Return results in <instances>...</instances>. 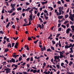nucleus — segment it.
<instances>
[{
    "mask_svg": "<svg viewBox=\"0 0 74 74\" xmlns=\"http://www.w3.org/2000/svg\"><path fill=\"white\" fill-rule=\"evenodd\" d=\"M29 9H31V8H28L27 9H26L27 11H29Z\"/></svg>",
    "mask_w": 74,
    "mask_h": 74,
    "instance_id": "obj_30",
    "label": "nucleus"
},
{
    "mask_svg": "<svg viewBox=\"0 0 74 74\" xmlns=\"http://www.w3.org/2000/svg\"><path fill=\"white\" fill-rule=\"evenodd\" d=\"M65 49H67L69 48V45L67 44V45L65 46Z\"/></svg>",
    "mask_w": 74,
    "mask_h": 74,
    "instance_id": "obj_12",
    "label": "nucleus"
},
{
    "mask_svg": "<svg viewBox=\"0 0 74 74\" xmlns=\"http://www.w3.org/2000/svg\"><path fill=\"white\" fill-rule=\"evenodd\" d=\"M17 10L18 11H21V10H22V8H17Z\"/></svg>",
    "mask_w": 74,
    "mask_h": 74,
    "instance_id": "obj_18",
    "label": "nucleus"
},
{
    "mask_svg": "<svg viewBox=\"0 0 74 74\" xmlns=\"http://www.w3.org/2000/svg\"><path fill=\"white\" fill-rule=\"evenodd\" d=\"M37 16H40V13H38L37 14Z\"/></svg>",
    "mask_w": 74,
    "mask_h": 74,
    "instance_id": "obj_63",
    "label": "nucleus"
},
{
    "mask_svg": "<svg viewBox=\"0 0 74 74\" xmlns=\"http://www.w3.org/2000/svg\"><path fill=\"white\" fill-rule=\"evenodd\" d=\"M38 41V40H37L35 41H34V44H36L37 42Z\"/></svg>",
    "mask_w": 74,
    "mask_h": 74,
    "instance_id": "obj_38",
    "label": "nucleus"
},
{
    "mask_svg": "<svg viewBox=\"0 0 74 74\" xmlns=\"http://www.w3.org/2000/svg\"><path fill=\"white\" fill-rule=\"evenodd\" d=\"M38 26L40 28V29H42L41 25L40 24H38Z\"/></svg>",
    "mask_w": 74,
    "mask_h": 74,
    "instance_id": "obj_36",
    "label": "nucleus"
},
{
    "mask_svg": "<svg viewBox=\"0 0 74 74\" xmlns=\"http://www.w3.org/2000/svg\"><path fill=\"white\" fill-rule=\"evenodd\" d=\"M51 48L52 49V50H54V47L52 46L51 47Z\"/></svg>",
    "mask_w": 74,
    "mask_h": 74,
    "instance_id": "obj_47",
    "label": "nucleus"
},
{
    "mask_svg": "<svg viewBox=\"0 0 74 74\" xmlns=\"http://www.w3.org/2000/svg\"><path fill=\"white\" fill-rule=\"evenodd\" d=\"M69 17V15L68 14H66L65 16V18H67Z\"/></svg>",
    "mask_w": 74,
    "mask_h": 74,
    "instance_id": "obj_27",
    "label": "nucleus"
},
{
    "mask_svg": "<svg viewBox=\"0 0 74 74\" xmlns=\"http://www.w3.org/2000/svg\"><path fill=\"white\" fill-rule=\"evenodd\" d=\"M56 66L58 69H60V67H59L60 66H59V65L57 64L56 65Z\"/></svg>",
    "mask_w": 74,
    "mask_h": 74,
    "instance_id": "obj_21",
    "label": "nucleus"
},
{
    "mask_svg": "<svg viewBox=\"0 0 74 74\" xmlns=\"http://www.w3.org/2000/svg\"><path fill=\"white\" fill-rule=\"evenodd\" d=\"M22 59L21 58V57H19L18 59V60L19 61H21Z\"/></svg>",
    "mask_w": 74,
    "mask_h": 74,
    "instance_id": "obj_35",
    "label": "nucleus"
},
{
    "mask_svg": "<svg viewBox=\"0 0 74 74\" xmlns=\"http://www.w3.org/2000/svg\"><path fill=\"white\" fill-rule=\"evenodd\" d=\"M52 43L53 44V45L55 44V41L54 40H52Z\"/></svg>",
    "mask_w": 74,
    "mask_h": 74,
    "instance_id": "obj_32",
    "label": "nucleus"
},
{
    "mask_svg": "<svg viewBox=\"0 0 74 74\" xmlns=\"http://www.w3.org/2000/svg\"><path fill=\"white\" fill-rule=\"evenodd\" d=\"M10 63H15V60L14 59V58H12L11 60L10 61Z\"/></svg>",
    "mask_w": 74,
    "mask_h": 74,
    "instance_id": "obj_3",
    "label": "nucleus"
},
{
    "mask_svg": "<svg viewBox=\"0 0 74 74\" xmlns=\"http://www.w3.org/2000/svg\"><path fill=\"white\" fill-rule=\"evenodd\" d=\"M41 51H43L45 50H46V49L45 48V46L43 48H41Z\"/></svg>",
    "mask_w": 74,
    "mask_h": 74,
    "instance_id": "obj_8",
    "label": "nucleus"
},
{
    "mask_svg": "<svg viewBox=\"0 0 74 74\" xmlns=\"http://www.w3.org/2000/svg\"><path fill=\"white\" fill-rule=\"evenodd\" d=\"M52 37V34H50V35L49 36V38H48V39H49L51 37Z\"/></svg>",
    "mask_w": 74,
    "mask_h": 74,
    "instance_id": "obj_54",
    "label": "nucleus"
},
{
    "mask_svg": "<svg viewBox=\"0 0 74 74\" xmlns=\"http://www.w3.org/2000/svg\"><path fill=\"white\" fill-rule=\"evenodd\" d=\"M70 58H73V57H74V56L71 54L70 55Z\"/></svg>",
    "mask_w": 74,
    "mask_h": 74,
    "instance_id": "obj_51",
    "label": "nucleus"
},
{
    "mask_svg": "<svg viewBox=\"0 0 74 74\" xmlns=\"http://www.w3.org/2000/svg\"><path fill=\"white\" fill-rule=\"evenodd\" d=\"M6 5L7 6H8L9 5H8V3L7 2H6Z\"/></svg>",
    "mask_w": 74,
    "mask_h": 74,
    "instance_id": "obj_58",
    "label": "nucleus"
},
{
    "mask_svg": "<svg viewBox=\"0 0 74 74\" xmlns=\"http://www.w3.org/2000/svg\"><path fill=\"white\" fill-rule=\"evenodd\" d=\"M59 52L60 53V58H63V57H64V56H63V53L61 51H60Z\"/></svg>",
    "mask_w": 74,
    "mask_h": 74,
    "instance_id": "obj_1",
    "label": "nucleus"
},
{
    "mask_svg": "<svg viewBox=\"0 0 74 74\" xmlns=\"http://www.w3.org/2000/svg\"><path fill=\"white\" fill-rule=\"evenodd\" d=\"M12 27L13 29H15V25H13L12 26Z\"/></svg>",
    "mask_w": 74,
    "mask_h": 74,
    "instance_id": "obj_55",
    "label": "nucleus"
},
{
    "mask_svg": "<svg viewBox=\"0 0 74 74\" xmlns=\"http://www.w3.org/2000/svg\"><path fill=\"white\" fill-rule=\"evenodd\" d=\"M60 34H58L57 35V36H56V37H59V36H60Z\"/></svg>",
    "mask_w": 74,
    "mask_h": 74,
    "instance_id": "obj_46",
    "label": "nucleus"
},
{
    "mask_svg": "<svg viewBox=\"0 0 74 74\" xmlns=\"http://www.w3.org/2000/svg\"><path fill=\"white\" fill-rule=\"evenodd\" d=\"M28 40H29V41H30V40H32V38H31L30 37H28Z\"/></svg>",
    "mask_w": 74,
    "mask_h": 74,
    "instance_id": "obj_42",
    "label": "nucleus"
},
{
    "mask_svg": "<svg viewBox=\"0 0 74 74\" xmlns=\"http://www.w3.org/2000/svg\"><path fill=\"white\" fill-rule=\"evenodd\" d=\"M69 18L71 19V21H74V18H70V17H69Z\"/></svg>",
    "mask_w": 74,
    "mask_h": 74,
    "instance_id": "obj_31",
    "label": "nucleus"
},
{
    "mask_svg": "<svg viewBox=\"0 0 74 74\" xmlns=\"http://www.w3.org/2000/svg\"><path fill=\"white\" fill-rule=\"evenodd\" d=\"M7 46L8 48H9V47H10V48H11V45L10 43H9L7 45Z\"/></svg>",
    "mask_w": 74,
    "mask_h": 74,
    "instance_id": "obj_10",
    "label": "nucleus"
},
{
    "mask_svg": "<svg viewBox=\"0 0 74 74\" xmlns=\"http://www.w3.org/2000/svg\"><path fill=\"white\" fill-rule=\"evenodd\" d=\"M15 44V43H12V47H13L14 46V45Z\"/></svg>",
    "mask_w": 74,
    "mask_h": 74,
    "instance_id": "obj_57",
    "label": "nucleus"
},
{
    "mask_svg": "<svg viewBox=\"0 0 74 74\" xmlns=\"http://www.w3.org/2000/svg\"><path fill=\"white\" fill-rule=\"evenodd\" d=\"M69 47V48H70V47H72V44L70 43Z\"/></svg>",
    "mask_w": 74,
    "mask_h": 74,
    "instance_id": "obj_34",
    "label": "nucleus"
},
{
    "mask_svg": "<svg viewBox=\"0 0 74 74\" xmlns=\"http://www.w3.org/2000/svg\"><path fill=\"white\" fill-rule=\"evenodd\" d=\"M23 12H24V11H27L26 10V9H23L22 10Z\"/></svg>",
    "mask_w": 74,
    "mask_h": 74,
    "instance_id": "obj_41",
    "label": "nucleus"
},
{
    "mask_svg": "<svg viewBox=\"0 0 74 74\" xmlns=\"http://www.w3.org/2000/svg\"><path fill=\"white\" fill-rule=\"evenodd\" d=\"M48 2V1H46V2H42L41 3L42 5H44V4H47V3Z\"/></svg>",
    "mask_w": 74,
    "mask_h": 74,
    "instance_id": "obj_11",
    "label": "nucleus"
},
{
    "mask_svg": "<svg viewBox=\"0 0 74 74\" xmlns=\"http://www.w3.org/2000/svg\"><path fill=\"white\" fill-rule=\"evenodd\" d=\"M7 41H8V42H10V41L9 40V38H7L6 39Z\"/></svg>",
    "mask_w": 74,
    "mask_h": 74,
    "instance_id": "obj_62",
    "label": "nucleus"
},
{
    "mask_svg": "<svg viewBox=\"0 0 74 74\" xmlns=\"http://www.w3.org/2000/svg\"><path fill=\"white\" fill-rule=\"evenodd\" d=\"M70 18H73L74 17V14H70Z\"/></svg>",
    "mask_w": 74,
    "mask_h": 74,
    "instance_id": "obj_9",
    "label": "nucleus"
},
{
    "mask_svg": "<svg viewBox=\"0 0 74 74\" xmlns=\"http://www.w3.org/2000/svg\"><path fill=\"white\" fill-rule=\"evenodd\" d=\"M30 58H27V59H26V60L28 62V61H29V60H30Z\"/></svg>",
    "mask_w": 74,
    "mask_h": 74,
    "instance_id": "obj_60",
    "label": "nucleus"
},
{
    "mask_svg": "<svg viewBox=\"0 0 74 74\" xmlns=\"http://www.w3.org/2000/svg\"><path fill=\"white\" fill-rule=\"evenodd\" d=\"M62 18H63V16H58V18L59 19H62Z\"/></svg>",
    "mask_w": 74,
    "mask_h": 74,
    "instance_id": "obj_13",
    "label": "nucleus"
},
{
    "mask_svg": "<svg viewBox=\"0 0 74 74\" xmlns=\"http://www.w3.org/2000/svg\"><path fill=\"white\" fill-rule=\"evenodd\" d=\"M2 64H3V65H4V64H6V62H4L2 63Z\"/></svg>",
    "mask_w": 74,
    "mask_h": 74,
    "instance_id": "obj_49",
    "label": "nucleus"
},
{
    "mask_svg": "<svg viewBox=\"0 0 74 74\" xmlns=\"http://www.w3.org/2000/svg\"><path fill=\"white\" fill-rule=\"evenodd\" d=\"M70 31H71V29L70 28H68L66 30V34H69Z\"/></svg>",
    "mask_w": 74,
    "mask_h": 74,
    "instance_id": "obj_2",
    "label": "nucleus"
},
{
    "mask_svg": "<svg viewBox=\"0 0 74 74\" xmlns=\"http://www.w3.org/2000/svg\"><path fill=\"white\" fill-rule=\"evenodd\" d=\"M25 64H26V62H24L22 66H25Z\"/></svg>",
    "mask_w": 74,
    "mask_h": 74,
    "instance_id": "obj_56",
    "label": "nucleus"
},
{
    "mask_svg": "<svg viewBox=\"0 0 74 74\" xmlns=\"http://www.w3.org/2000/svg\"><path fill=\"white\" fill-rule=\"evenodd\" d=\"M28 73H27L26 72H23V73L24 74H27Z\"/></svg>",
    "mask_w": 74,
    "mask_h": 74,
    "instance_id": "obj_50",
    "label": "nucleus"
},
{
    "mask_svg": "<svg viewBox=\"0 0 74 74\" xmlns=\"http://www.w3.org/2000/svg\"><path fill=\"white\" fill-rule=\"evenodd\" d=\"M32 8L34 9L35 10H38V8H36L35 7H32Z\"/></svg>",
    "mask_w": 74,
    "mask_h": 74,
    "instance_id": "obj_20",
    "label": "nucleus"
},
{
    "mask_svg": "<svg viewBox=\"0 0 74 74\" xmlns=\"http://www.w3.org/2000/svg\"><path fill=\"white\" fill-rule=\"evenodd\" d=\"M29 17V19H30L32 21L33 20V17H32V15H30Z\"/></svg>",
    "mask_w": 74,
    "mask_h": 74,
    "instance_id": "obj_14",
    "label": "nucleus"
},
{
    "mask_svg": "<svg viewBox=\"0 0 74 74\" xmlns=\"http://www.w3.org/2000/svg\"><path fill=\"white\" fill-rule=\"evenodd\" d=\"M8 49L6 48L4 50V52H8Z\"/></svg>",
    "mask_w": 74,
    "mask_h": 74,
    "instance_id": "obj_17",
    "label": "nucleus"
},
{
    "mask_svg": "<svg viewBox=\"0 0 74 74\" xmlns=\"http://www.w3.org/2000/svg\"><path fill=\"white\" fill-rule=\"evenodd\" d=\"M3 18H4V16H3V15H1V19H2H2H3Z\"/></svg>",
    "mask_w": 74,
    "mask_h": 74,
    "instance_id": "obj_43",
    "label": "nucleus"
},
{
    "mask_svg": "<svg viewBox=\"0 0 74 74\" xmlns=\"http://www.w3.org/2000/svg\"><path fill=\"white\" fill-rule=\"evenodd\" d=\"M58 32H60V31H61V30H62V28H58Z\"/></svg>",
    "mask_w": 74,
    "mask_h": 74,
    "instance_id": "obj_39",
    "label": "nucleus"
},
{
    "mask_svg": "<svg viewBox=\"0 0 74 74\" xmlns=\"http://www.w3.org/2000/svg\"><path fill=\"white\" fill-rule=\"evenodd\" d=\"M16 5V4L15 3L14 4H13L12 3H11L10 6L12 7V8H14L15 7V6Z\"/></svg>",
    "mask_w": 74,
    "mask_h": 74,
    "instance_id": "obj_7",
    "label": "nucleus"
},
{
    "mask_svg": "<svg viewBox=\"0 0 74 74\" xmlns=\"http://www.w3.org/2000/svg\"><path fill=\"white\" fill-rule=\"evenodd\" d=\"M64 63L62 62V63H61V66H63V65H64Z\"/></svg>",
    "mask_w": 74,
    "mask_h": 74,
    "instance_id": "obj_53",
    "label": "nucleus"
},
{
    "mask_svg": "<svg viewBox=\"0 0 74 74\" xmlns=\"http://www.w3.org/2000/svg\"><path fill=\"white\" fill-rule=\"evenodd\" d=\"M10 23H9L7 25H6V27H7L8 28V26H10Z\"/></svg>",
    "mask_w": 74,
    "mask_h": 74,
    "instance_id": "obj_25",
    "label": "nucleus"
},
{
    "mask_svg": "<svg viewBox=\"0 0 74 74\" xmlns=\"http://www.w3.org/2000/svg\"><path fill=\"white\" fill-rule=\"evenodd\" d=\"M70 50H71V51L70 52V53H73V49L70 48Z\"/></svg>",
    "mask_w": 74,
    "mask_h": 74,
    "instance_id": "obj_22",
    "label": "nucleus"
},
{
    "mask_svg": "<svg viewBox=\"0 0 74 74\" xmlns=\"http://www.w3.org/2000/svg\"><path fill=\"white\" fill-rule=\"evenodd\" d=\"M59 12H57V13L56 14L57 16H59L62 14V13L61 12L59 11Z\"/></svg>",
    "mask_w": 74,
    "mask_h": 74,
    "instance_id": "obj_5",
    "label": "nucleus"
},
{
    "mask_svg": "<svg viewBox=\"0 0 74 74\" xmlns=\"http://www.w3.org/2000/svg\"><path fill=\"white\" fill-rule=\"evenodd\" d=\"M13 11L12 10H9V11H8V12L9 13H12V12Z\"/></svg>",
    "mask_w": 74,
    "mask_h": 74,
    "instance_id": "obj_26",
    "label": "nucleus"
},
{
    "mask_svg": "<svg viewBox=\"0 0 74 74\" xmlns=\"http://www.w3.org/2000/svg\"><path fill=\"white\" fill-rule=\"evenodd\" d=\"M0 34H4V32H3L2 31H0Z\"/></svg>",
    "mask_w": 74,
    "mask_h": 74,
    "instance_id": "obj_33",
    "label": "nucleus"
},
{
    "mask_svg": "<svg viewBox=\"0 0 74 74\" xmlns=\"http://www.w3.org/2000/svg\"><path fill=\"white\" fill-rule=\"evenodd\" d=\"M45 19H46V20H47V19H48V17L47 16H46L45 17Z\"/></svg>",
    "mask_w": 74,
    "mask_h": 74,
    "instance_id": "obj_59",
    "label": "nucleus"
},
{
    "mask_svg": "<svg viewBox=\"0 0 74 74\" xmlns=\"http://www.w3.org/2000/svg\"><path fill=\"white\" fill-rule=\"evenodd\" d=\"M59 9V11H60V12H61V11L63 10V7H60L58 8Z\"/></svg>",
    "mask_w": 74,
    "mask_h": 74,
    "instance_id": "obj_4",
    "label": "nucleus"
},
{
    "mask_svg": "<svg viewBox=\"0 0 74 74\" xmlns=\"http://www.w3.org/2000/svg\"><path fill=\"white\" fill-rule=\"evenodd\" d=\"M61 26L62 27H63L64 29H65L66 28V25H62Z\"/></svg>",
    "mask_w": 74,
    "mask_h": 74,
    "instance_id": "obj_24",
    "label": "nucleus"
},
{
    "mask_svg": "<svg viewBox=\"0 0 74 74\" xmlns=\"http://www.w3.org/2000/svg\"><path fill=\"white\" fill-rule=\"evenodd\" d=\"M36 72H37V70H34L33 71V73H36Z\"/></svg>",
    "mask_w": 74,
    "mask_h": 74,
    "instance_id": "obj_37",
    "label": "nucleus"
},
{
    "mask_svg": "<svg viewBox=\"0 0 74 74\" xmlns=\"http://www.w3.org/2000/svg\"><path fill=\"white\" fill-rule=\"evenodd\" d=\"M71 27L72 29V30H74V25H72L71 26Z\"/></svg>",
    "mask_w": 74,
    "mask_h": 74,
    "instance_id": "obj_19",
    "label": "nucleus"
},
{
    "mask_svg": "<svg viewBox=\"0 0 74 74\" xmlns=\"http://www.w3.org/2000/svg\"><path fill=\"white\" fill-rule=\"evenodd\" d=\"M30 61H33V57H31L30 58Z\"/></svg>",
    "mask_w": 74,
    "mask_h": 74,
    "instance_id": "obj_45",
    "label": "nucleus"
},
{
    "mask_svg": "<svg viewBox=\"0 0 74 74\" xmlns=\"http://www.w3.org/2000/svg\"><path fill=\"white\" fill-rule=\"evenodd\" d=\"M57 3L59 4H61V2H60V1H58L57 2Z\"/></svg>",
    "mask_w": 74,
    "mask_h": 74,
    "instance_id": "obj_48",
    "label": "nucleus"
},
{
    "mask_svg": "<svg viewBox=\"0 0 74 74\" xmlns=\"http://www.w3.org/2000/svg\"><path fill=\"white\" fill-rule=\"evenodd\" d=\"M67 28H68V27H69V24H68L66 25Z\"/></svg>",
    "mask_w": 74,
    "mask_h": 74,
    "instance_id": "obj_61",
    "label": "nucleus"
},
{
    "mask_svg": "<svg viewBox=\"0 0 74 74\" xmlns=\"http://www.w3.org/2000/svg\"><path fill=\"white\" fill-rule=\"evenodd\" d=\"M64 61H65V62H66L67 64H68L69 63V62H68V61H67V60H64Z\"/></svg>",
    "mask_w": 74,
    "mask_h": 74,
    "instance_id": "obj_44",
    "label": "nucleus"
},
{
    "mask_svg": "<svg viewBox=\"0 0 74 74\" xmlns=\"http://www.w3.org/2000/svg\"><path fill=\"white\" fill-rule=\"evenodd\" d=\"M73 62L71 61H70V63L69 64V65L70 66H71V64H73Z\"/></svg>",
    "mask_w": 74,
    "mask_h": 74,
    "instance_id": "obj_28",
    "label": "nucleus"
},
{
    "mask_svg": "<svg viewBox=\"0 0 74 74\" xmlns=\"http://www.w3.org/2000/svg\"><path fill=\"white\" fill-rule=\"evenodd\" d=\"M59 58H60V56H54V59H59Z\"/></svg>",
    "mask_w": 74,
    "mask_h": 74,
    "instance_id": "obj_6",
    "label": "nucleus"
},
{
    "mask_svg": "<svg viewBox=\"0 0 74 74\" xmlns=\"http://www.w3.org/2000/svg\"><path fill=\"white\" fill-rule=\"evenodd\" d=\"M70 23L71 25H73V23L71 21H70Z\"/></svg>",
    "mask_w": 74,
    "mask_h": 74,
    "instance_id": "obj_64",
    "label": "nucleus"
},
{
    "mask_svg": "<svg viewBox=\"0 0 74 74\" xmlns=\"http://www.w3.org/2000/svg\"><path fill=\"white\" fill-rule=\"evenodd\" d=\"M4 70H5V71H10L11 70V69H10L9 68H7L6 69H4Z\"/></svg>",
    "mask_w": 74,
    "mask_h": 74,
    "instance_id": "obj_16",
    "label": "nucleus"
},
{
    "mask_svg": "<svg viewBox=\"0 0 74 74\" xmlns=\"http://www.w3.org/2000/svg\"><path fill=\"white\" fill-rule=\"evenodd\" d=\"M69 41H70V42H73L74 41L73 40H71V39H69Z\"/></svg>",
    "mask_w": 74,
    "mask_h": 74,
    "instance_id": "obj_52",
    "label": "nucleus"
},
{
    "mask_svg": "<svg viewBox=\"0 0 74 74\" xmlns=\"http://www.w3.org/2000/svg\"><path fill=\"white\" fill-rule=\"evenodd\" d=\"M25 4L26 5H30V3L27 2H26Z\"/></svg>",
    "mask_w": 74,
    "mask_h": 74,
    "instance_id": "obj_29",
    "label": "nucleus"
},
{
    "mask_svg": "<svg viewBox=\"0 0 74 74\" xmlns=\"http://www.w3.org/2000/svg\"><path fill=\"white\" fill-rule=\"evenodd\" d=\"M18 44L17 43H16L15 44V45L14 46V47L15 48H17V46H18Z\"/></svg>",
    "mask_w": 74,
    "mask_h": 74,
    "instance_id": "obj_15",
    "label": "nucleus"
},
{
    "mask_svg": "<svg viewBox=\"0 0 74 74\" xmlns=\"http://www.w3.org/2000/svg\"><path fill=\"white\" fill-rule=\"evenodd\" d=\"M69 22V21H65L64 23V24H66V23H68Z\"/></svg>",
    "mask_w": 74,
    "mask_h": 74,
    "instance_id": "obj_23",
    "label": "nucleus"
},
{
    "mask_svg": "<svg viewBox=\"0 0 74 74\" xmlns=\"http://www.w3.org/2000/svg\"><path fill=\"white\" fill-rule=\"evenodd\" d=\"M47 51L51 52V50L50 49H49L47 50Z\"/></svg>",
    "mask_w": 74,
    "mask_h": 74,
    "instance_id": "obj_40",
    "label": "nucleus"
}]
</instances>
